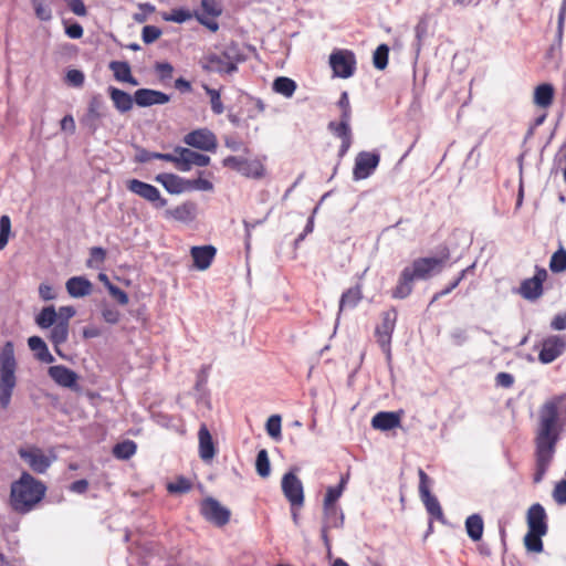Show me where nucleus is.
I'll list each match as a JSON object with an SVG mask.
<instances>
[{
  "label": "nucleus",
  "mask_w": 566,
  "mask_h": 566,
  "mask_svg": "<svg viewBox=\"0 0 566 566\" xmlns=\"http://www.w3.org/2000/svg\"><path fill=\"white\" fill-rule=\"evenodd\" d=\"M566 395L555 396L538 410L535 447L556 449L560 433L566 429Z\"/></svg>",
  "instance_id": "1"
},
{
  "label": "nucleus",
  "mask_w": 566,
  "mask_h": 566,
  "mask_svg": "<svg viewBox=\"0 0 566 566\" xmlns=\"http://www.w3.org/2000/svg\"><path fill=\"white\" fill-rule=\"evenodd\" d=\"M443 262L444 260L439 258L416 259L401 271L397 285L392 290V297L399 300L408 297L413 290L415 281H424L439 273Z\"/></svg>",
  "instance_id": "2"
},
{
  "label": "nucleus",
  "mask_w": 566,
  "mask_h": 566,
  "mask_svg": "<svg viewBox=\"0 0 566 566\" xmlns=\"http://www.w3.org/2000/svg\"><path fill=\"white\" fill-rule=\"evenodd\" d=\"M46 486L28 472L11 484L10 505L18 513H28L44 497Z\"/></svg>",
  "instance_id": "3"
},
{
  "label": "nucleus",
  "mask_w": 566,
  "mask_h": 566,
  "mask_svg": "<svg viewBox=\"0 0 566 566\" xmlns=\"http://www.w3.org/2000/svg\"><path fill=\"white\" fill-rule=\"evenodd\" d=\"M18 363L14 356L12 342H7L0 350V406L7 408L10 405L13 390L17 386L15 371Z\"/></svg>",
  "instance_id": "4"
},
{
  "label": "nucleus",
  "mask_w": 566,
  "mask_h": 566,
  "mask_svg": "<svg viewBox=\"0 0 566 566\" xmlns=\"http://www.w3.org/2000/svg\"><path fill=\"white\" fill-rule=\"evenodd\" d=\"M108 115V106L104 97L95 93L91 96L85 114L81 117V125L94 135L102 126L103 119Z\"/></svg>",
  "instance_id": "5"
},
{
  "label": "nucleus",
  "mask_w": 566,
  "mask_h": 566,
  "mask_svg": "<svg viewBox=\"0 0 566 566\" xmlns=\"http://www.w3.org/2000/svg\"><path fill=\"white\" fill-rule=\"evenodd\" d=\"M398 313L395 308H390L382 313L381 323L377 325L375 329V336L377 343L386 355V359L389 363L391 360V337L396 327Z\"/></svg>",
  "instance_id": "6"
},
{
  "label": "nucleus",
  "mask_w": 566,
  "mask_h": 566,
  "mask_svg": "<svg viewBox=\"0 0 566 566\" xmlns=\"http://www.w3.org/2000/svg\"><path fill=\"white\" fill-rule=\"evenodd\" d=\"M380 163V155L377 151H360L355 158L353 179L364 180L370 177Z\"/></svg>",
  "instance_id": "7"
},
{
  "label": "nucleus",
  "mask_w": 566,
  "mask_h": 566,
  "mask_svg": "<svg viewBox=\"0 0 566 566\" xmlns=\"http://www.w3.org/2000/svg\"><path fill=\"white\" fill-rule=\"evenodd\" d=\"M126 188L134 195L153 203L155 208H164L167 206V200L161 197L160 191L153 185L144 182L138 179H129L126 182Z\"/></svg>",
  "instance_id": "8"
},
{
  "label": "nucleus",
  "mask_w": 566,
  "mask_h": 566,
  "mask_svg": "<svg viewBox=\"0 0 566 566\" xmlns=\"http://www.w3.org/2000/svg\"><path fill=\"white\" fill-rule=\"evenodd\" d=\"M329 65L334 75L342 78L350 77L356 67V60L353 52L347 50H337L329 55Z\"/></svg>",
  "instance_id": "9"
},
{
  "label": "nucleus",
  "mask_w": 566,
  "mask_h": 566,
  "mask_svg": "<svg viewBox=\"0 0 566 566\" xmlns=\"http://www.w3.org/2000/svg\"><path fill=\"white\" fill-rule=\"evenodd\" d=\"M281 488L284 496L292 507H301L304 504V489L302 481L293 471L282 478Z\"/></svg>",
  "instance_id": "10"
},
{
  "label": "nucleus",
  "mask_w": 566,
  "mask_h": 566,
  "mask_svg": "<svg viewBox=\"0 0 566 566\" xmlns=\"http://www.w3.org/2000/svg\"><path fill=\"white\" fill-rule=\"evenodd\" d=\"M418 474H419V480H420L419 481V494H420L421 501L423 502V504L426 506L427 512L432 517L437 518L438 521L443 522L444 516H443L441 505H440L438 499L431 494L429 486H428L429 476L426 474V472L422 469H419Z\"/></svg>",
  "instance_id": "11"
},
{
  "label": "nucleus",
  "mask_w": 566,
  "mask_h": 566,
  "mask_svg": "<svg viewBox=\"0 0 566 566\" xmlns=\"http://www.w3.org/2000/svg\"><path fill=\"white\" fill-rule=\"evenodd\" d=\"M184 143L202 151H216L218 146L217 136L208 128H198L188 133L184 137Z\"/></svg>",
  "instance_id": "12"
},
{
  "label": "nucleus",
  "mask_w": 566,
  "mask_h": 566,
  "mask_svg": "<svg viewBox=\"0 0 566 566\" xmlns=\"http://www.w3.org/2000/svg\"><path fill=\"white\" fill-rule=\"evenodd\" d=\"M176 167L180 171H189L193 166L206 167L210 164V157L200 153H197L190 148L176 147Z\"/></svg>",
  "instance_id": "13"
},
{
  "label": "nucleus",
  "mask_w": 566,
  "mask_h": 566,
  "mask_svg": "<svg viewBox=\"0 0 566 566\" xmlns=\"http://www.w3.org/2000/svg\"><path fill=\"white\" fill-rule=\"evenodd\" d=\"M18 453L30 469L39 474L45 473L53 461L38 447L20 448Z\"/></svg>",
  "instance_id": "14"
},
{
  "label": "nucleus",
  "mask_w": 566,
  "mask_h": 566,
  "mask_svg": "<svg viewBox=\"0 0 566 566\" xmlns=\"http://www.w3.org/2000/svg\"><path fill=\"white\" fill-rule=\"evenodd\" d=\"M566 350V338L562 335H551L543 339L538 360L542 364H551Z\"/></svg>",
  "instance_id": "15"
},
{
  "label": "nucleus",
  "mask_w": 566,
  "mask_h": 566,
  "mask_svg": "<svg viewBox=\"0 0 566 566\" xmlns=\"http://www.w3.org/2000/svg\"><path fill=\"white\" fill-rule=\"evenodd\" d=\"M547 277V271L542 268H536L533 277L525 279L520 286V294L528 301H535L543 294V283Z\"/></svg>",
  "instance_id": "16"
},
{
  "label": "nucleus",
  "mask_w": 566,
  "mask_h": 566,
  "mask_svg": "<svg viewBox=\"0 0 566 566\" xmlns=\"http://www.w3.org/2000/svg\"><path fill=\"white\" fill-rule=\"evenodd\" d=\"M201 513L206 520L218 526L226 525L230 520V511L213 497H207L202 501Z\"/></svg>",
  "instance_id": "17"
},
{
  "label": "nucleus",
  "mask_w": 566,
  "mask_h": 566,
  "mask_svg": "<svg viewBox=\"0 0 566 566\" xmlns=\"http://www.w3.org/2000/svg\"><path fill=\"white\" fill-rule=\"evenodd\" d=\"M201 66L207 72L218 74H232L238 71V66L227 61L221 51L207 54L201 62Z\"/></svg>",
  "instance_id": "18"
},
{
  "label": "nucleus",
  "mask_w": 566,
  "mask_h": 566,
  "mask_svg": "<svg viewBox=\"0 0 566 566\" xmlns=\"http://www.w3.org/2000/svg\"><path fill=\"white\" fill-rule=\"evenodd\" d=\"M170 101V96L164 92L151 88H139L135 92V103L139 107L164 105Z\"/></svg>",
  "instance_id": "19"
},
{
  "label": "nucleus",
  "mask_w": 566,
  "mask_h": 566,
  "mask_svg": "<svg viewBox=\"0 0 566 566\" xmlns=\"http://www.w3.org/2000/svg\"><path fill=\"white\" fill-rule=\"evenodd\" d=\"M216 253L217 249L211 244L196 245L190 249L193 266L199 271H205L211 265Z\"/></svg>",
  "instance_id": "20"
},
{
  "label": "nucleus",
  "mask_w": 566,
  "mask_h": 566,
  "mask_svg": "<svg viewBox=\"0 0 566 566\" xmlns=\"http://www.w3.org/2000/svg\"><path fill=\"white\" fill-rule=\"evenodd\" d=\"M546 517L545 509L539 503L533 504L527 511L528 531L546 534L548 528Z\"/></svg>",
  "instance_id": "21"
},
{
  "label": "nucleus",
  "mask_w": 566,
  "mask_h": 566,
  "mask_svg": "<svg viewBox=\"0 0 566 566\" xmlns=\"http://www.w3.org/2000/svg\"><path fill=\"white\" fill-rule=\"evenodd\" d=\"M48 374L61 387L72 389L77 385V374L63 365L51 366Z\"/></svg>",
  "instance_id": "22"
},
{
  "label": "nucleus",
  "mask_w": 566,
  "mask_h": 566,
  "mask_svg": "<svg viewBox=\"0 0 566 566\" xmlns=\"http://www.w3.org/2000/svg\"><path fill=\"white\" fill-rule=\"evenodd\" d=\"M155 180L160 182L169 193L174 195H179L189 190L190 186V180H186L174 174H160L155 178Z\"/></svg>",
  "instance_id": "23"
},
{
  "label": "nucleus",
  "mask_w": 566,
  "mask_h": 566,
  "mask_svg": "<svg viewBox=\"0 0 566 566\" xmlns=\"http://www.w3.org/2000/svg\"><path fill=\"white\" fill-rule=\"evenodd\" d=\"M199 457L203 462H209L216 455V447L212 436L206 424H201L198 431Z\"/></svg>",
  "instance_id": "24"
},
{
  "label": "nucleus",
  "mask_w": 566,
  "mask_h": 566,
  "mask_svg": "<svg viewBox=\"0 0 566 566\" xmlns=\"http://www.w3.org/2000/svg\"><path fill=\"white\" fill-rule=\"evenodd\" d=\"M65 289L71 297L81 298L92 293L93 284L85 276H72L66 281Z\"/></svg>",
  "instance_id": "25"
},
{
  "label": "nucleus",
  "mask_w": 566,
  "mask_h": 566,
  "mask_svg": "<svg viewBox=\"0 0 566 566\" xmlns=\"http://www.w3.org/2000/svg\"><path fill=\"white\" fill-rule=\"evenodd\" d=\"M107 93L111 101L113 102L114 107L119 113H127L133 108L135 103V95L132 96L127 92L114 86H108Z\"/></svg>",
  "instance_id": "26"
},
{
  "label": "nucleus",
  "mask_w": 566,
  "mask_h": 566,
  "mask_svg": "<svg viewBox=\"0 0 566 566\" xmlns=\"http://www.w3.org/2000/svg\"><path fill=\"white\" fill-rule=\"evenodd\" d=\"M555 450L543 448V447H536L535 450V457H536V472L534 474V482L539 483L554 458Z\"/></svg>",
  "instance_id": "27"
},
{
  "label": "nucleus",
  "mask_w": 566,
  "mask_h": 566,
  "mask_svg": "<svg viewBox=\"0 0 566 566\" xmlns=\"http://www.w3.org/2000/svg\"><path fill=\"white\" fill-rule=\"evenodd\" d=\"M400 426V415L394 411H379L371 419V427L388 431Z\"/></svg>",
  "instance_id": "28"
},
{
  "label": "nucleus",
  "mask_w": 566,
  "mask_h": 566,
  "mask_svg": "<svg viewBox=\"0 0 566 566\" xmlns=\"http://www.w3.org/2000/svg\"><path fill=\"white\" fill-rule=\"evenodd\" d=\"M108 67L113 72L116 81L128 83L133 86H137L139 84L137 78L132 75V70L127 62L112 61L109 62Z\"/></svg>",
  "instance_id": "29"
},
{
  "label": "nucleus",
  "mask_w": 566,
  "mask_h": 566,
  "mask_svg": "<svg viewBox=\"0 0 566 566\" xmlns=\"http://www.w3.org/2000/svg\"><path fill=\"white\" fill-rule=\"evenodd\" d=\"M344 525V513L339 506H323L322 526L325 528H342Z\"/></svg>",
  "instance_id": "30"
},
{
  "label": "nucleus",
  "mask_w": 566,
  "mask_h": 566,
  "mask_svg": "<svg viewBox=\"0 0 566 566\" xmlns=\"http://www.w3.org/2000/svg\"><path fill=\"white\" fill-rule=\"evenodd\" d=\"M28 345L38 360L46 364H51L54 361V357L49 352V348L45 342L40 336H31L28 339Z\"/></svg>",
  "instance_id": "31"
},
{
  "label": "nucleus",
  "mask_w": 566,
  "mask_h": 566,
  "mask_svg": "<svg viewBox=\"0 0 566 566\" xmlns=\"http://www.w3.org/2000/svg\"><path fill=\"white\" fill-rule=\"evenodd\" d=\"M554 87L552 84L543 83L536 86L533 102L541 108H548L553 104Z\"/></svg>",
  "instance_id": "32"
},
{
  "label": "nucleus",
  "mask_w": 566,
  "mask_h": 566,
  "mask_svg": "<svg viewBox=\"0 0 566 566\" xmlns=\"http://www.w3.org/2000/svg\"><path fill=\"white\" fill-rule=\"evenodd\" d=\"M69 337V324L64 322H57L54 326H52L50 333V340L54 345V349L59 356L64 358L65 356L60 349V346L67 340Z\"/></svg>",
  "instance_id": "33"
},
{
  "label": "nucleus",
  "mask_w": 566,
  "mask_h": 566,
  "mask_svg": "<svg viewBox=\"0 0 566 566\" xmlns=\"http://www.w3.org/2000/svg\"><path fill=\"white\" fill-rule=\"evenodd\" d=\"M465 531L468 536L473 541L478 542L482 538L483 530H484V522L480 514H472L467 517L465 523Z\"/></svg>",
  "instance_id": "34"
},
{
  "label": "nucleus",
  "mask_w": 566,
  "mask_h": 566,
  "mask_svg": "<svg viewBox=\"0 0 566 566\" xmlns=\"http://www.w3.org/2000/svg\"><path fill=\"white\" fill-rule=\"evenodd\" d=\"M239 174H241L242 176H244L247 178L261 179L265 175V168H264L263 164L261 163V160H259V159L250 160V159L244 158Z\"/></svg>",
  "instance_id": "35"
},
{
  "label": "nucleus",
  "mask_w": 566,
  "mask_h": 566,
  "mask_svg": "<svg viewBox=\"0 0 566 566\" xmlns=\"http://www.w3.org/2000/svg\"><path fill=\"white\" fill-rule=\"evenodd\" d=\"M169 213L178 221L190 222L196 218L197 206L196 203L188 201L170 210Z\"/></svg>",
  "instance_id": "36"
},
{
  "label": "nucleus",
  "mask_w": 566,
  "mask_h": 566,
  "mask_svg": "<svg viewBox=\"0 0 566 566\" xmlns=\"http://www.w3.org/2000/svg\"><path fill=\"white\" fill-rule=\"evenodd\" d=\"M35 323L42 329L54 326L57 323V312L55 307L53 305L43 307L35 316Z\"/></svg>",
  "instance_id": "37"
},
{
  "label": "nucleus",
  "mask_w": 566,
  "mask_h": 566,
  "mask_svg": "<svg viewBox=\"0 0 566 566\" xmlns=\"http://www.w3.org/2000/svg\"><path fill=\"white\" fill-rule=\"evenodd\" d=\"M361 296L359 286L350 287L345 291L339 301V312L346 308H355L361 300Z\"/></svg>",
  "instance_id": "38"
},
{
  "label": "nucleus",
  "mask_w": 566,
  "mask_h": 566,
  "mask_svg": "<svg viewBox=\"0 0 566 566\" xmlns=\"http://www.w3.org/2000/svg\"><path fill=\"white\" fill-rule=\"evenodd\" d=\"M296 90L294 80L286 76H279L273 82V91L284 97H292Z\"/></svg>",
  "instance_id": "39"
},
{
  "label": "nucleus",
  "mask_w": 566,
  "mask_h": 566,
  "mask_svg": "<svg viewBox=\"0 0 566 566\" xmlns=\"http://www.w3.org/2000/svg\"><path fill=\"white\" fill-rule=\"evenodd\" d=\"M221 52L224 55V59L232 63L234 66H238L239 63H242L245 61V56L237 42H230L229 44L224 45Z\"/></svg>",
  "instance_id": "40"
},
{
  "label": "nucleus",
  "mask_w": 566,
  "mask_h": 566,
  "mask_svg": "<svg viewBox=\"0 0 566 566\" xmlns=\"http://www.w3.org/2000/svg\"><path fill=\"white\" fill-rule=\"evenodd\" d=\"M137 450V446L132 440L122 441L113 448V454L115 458L119 460H128L130 459Z\"/></svg>",
  "instance_id": "41"
},
{
  "label": "nucleus",
  "mask_w": 566,
  "mask_h": 566,
  "mask_svg": "<svg viewBox=\"0 0 566 566\" xmlns=\"http://www.w3.org/2000/svg\"><path fill=\"white\" fill-rule=\"evenodd\" d=\"M176 157H177V153H172V154H164V153H151V151H148V150H140L136 157V161L138 163H147L151 159H160V160H165V161H169V163H174L176 165Z\"/></svg>",
  "instance_id": "42"
},
{
  "label": "nucleus",
  "mask_w": 566,
  "mask_h": 566,
  "mask_svg": "<svg viewBox=\"0 0 566 566\" xmlns=\"http://www.w3.org/2000/svg\"><path fill=\"white\" fill-rule=\"evenodd\" d=\"M106 259V251L101 247H93L90 249V258L86 261V266L90 269H101Z\"/></svg>",
  "instance_id": "43"
},
{
  "label": "nucleus",
  "mask_w": 566,
  "mask_h": 566,
  "mask_svg": "<svg viewBox=\"0 0 566 566\" xmlns=\"http://www.w3.org/2000/svg\"><path fill=\"white\" fill-rule=\"evenodd\" d=\"M255 470L261 478H268L271 473L269 454L265 449L260 450L256 454Z\"/></svg>",
  "instance_id": "44"
},
{
  "label": "nucleus",
  "mask_w": 566,
  "mask_h": 566,
  "mask_svg": "<svg viewBox=\"0 0 566 566\" xmlns=\"http://www.w3.org/2000/svg\"><path fill=\"white\" fill-rule=\"evenodd\" d=\"M549 270L553 273H560L566 270V250L563 247L553 253L549 261Z\"/></svg>",
  "instance_id": "45"
},
{
  "label": "nucleus",
  "mask_w": 566,
  "mask_h": 566,
  "mask_svg": "<svg viewBox=\"0 0 566 566\" xmlns=\"http://www.w3.org/2000/svg\"><path fill=\"white\" fill-rule=\"evenodd\" d=\"M389 46L387 44H380L374 52L373 63L377 70L386 69L388 64Z\"/></svg>",
  "instance_id": "46"
},
{
  "label": "nucleus",
  "mask_w": 566,
  "mask_h": 566,
  "mask_svg": "<svg viewBox=\"0 0 566 566\" xmlns=\"http://www.w3.org/2000/svg\"><path fill=\"white\" fill-rule=\"evenodd\" d=\"M544 535L545 534L532 533L531 531H527L524 537L525 547L530 552L541 553L543 551L542 536Z\"/></svg>",
  "instance_id": "47"
},
{
  "label": "nucleus",
  "mask_w": 566,
  "mask_h": 566,
  "mask_svg": "<svg viewBox=\"0 0 566 566\" xmlns=\"http://www.w3.org/2000/svg\"><path fill=\"white\" fill-rule=\"evenodd\" d=\"M167 490L171 494L187 493L191 490V482L185 476H179L176 481L168 483Z\"/></svg>",
  "instance_id": "48"
},
{
  "label": "nucleus",
  "mask_w": 566,
  "mask_h": 566,
  "mask_svg": "<svg viewBox=\"0 0 566 566\" xmlns=\"http://www.w3.org/2000/svg\"><path fill=\"white\" fill-rule=\"evenodd\" d=\"M281 421L282 420L279 415H273L268 419L265 423V430L268 434L274 440L281 438Z\"/></svg>",
  "instance_id": "49"
},
{
  "label": "nucleus",
  "mask_w": 566,
  "mask_h": 566,
  "mask_svg": "<svg viewBox=\"0 0 566 566\" xmlns=\"http://www.w3.org/2000/svg\"><path fill=\"white\" fill-rule=\"evenodd\" d=\"M163 19L165 21H171L176 23H184L191 19V13L189 10L186 9H175L171 11V13H165L163 15Z\"/></svg>",
  "instance_id": "50"
},
{
  "label": "nucleus",
  "mask_w": 566,
  "mask_h": 566,
  "mask_svg": "<svg viewBox=\"0 0 566 566\" xmlns=\"http://www.w3.org/2000/svg\"><path fill=\"white\" fill-rule=\"evenodd\" d=\"M343 494V485L328 486L324 497L323 506H337L336 502Z\"/></svg>",
  "instance_id": "51"
},
{
  "label": "nucleus",
  "mask_w": 566,
  "mask_h": 566,
  "mask_svg": "<svg viewBox=\"0 0 566 566\" xmlns=\"http://www.w3.org/2000/svg\"><path fill=\"white\" fill-rule=\"evenodd\" d=\"M328 129L338 138H352L350 125L329 122Z\"/></svg>",
  "instance_id": "52"
},
{
  "label": "nucleus",
  "mask_w": 566,
  "mask_h": 566,
  "mask_svg": "<svg viewBox=\"0 0 566 566\" xmlns=\"http://www.w3.org/2000/svg\"><path fill=\"white\" fill-rule=\"evenodd\" d=\"M207 94L210 96L211 109L214 114L220 115L223 113L224 107L220 98V93L208 86H205Z\"/></svg>",
  "instance_id": "53"
},
{
  "label": "nucleus",
  "mask_w": 566,
  "mask_h": 566,
  "mask_svg": "<svg viewBox=\"0 0 566 566\" xmlns=\"http://www.w3.org/2000/svg\"><path fill=\"white\" fill-rule=\"evenodd\" d=\"M161 30L155 25H145L142 31V39L146 44L155 42L161 35Z\"/></svg>",
  "instance_id": "54"
},
{
  "label": "nucleus",
  "mask_w": 566,
  "mask_h": 566,
  "mask_svg": "<svg viewBox=\"0 0 566 566\" xmlns=\"http://www.w3.org/2000/svg\"><path fill=\"white\" fill-rule=\"evenodd\" d=\"M475 268V263H472L471 265H469L468 268H465L464 270H462L460 272V274L458 275L457 279H454L446 289H443L441 291V294H449L451 293L459 284L462 280H464V277L472 273L473 270Z\"/></svg>",
  "instance_id": "55"
},
{
  "label": "nucleus",
  "mask_w": 566,
  "mask_h": 566,
  "mask_svg": "<svg viewBox=\"0 0 566 566\" xmlns=\"http://www.w3.org/2000/svg\"><path fill=\"white\" fill-rule=\"evenodd\" d=\"M201 8L205 15L218 17L222 12L217 0H201Z\"/></svg>",
  "instance_id": "56"
},
{
  "label": "nucleus",
  "mask_w": 566,
  "mask_h": 566,
  "mask_svg": "<svg viewBox=\"0 0 566 566\" xmlns=\"http://www.w3.org/2000/svg\"><path fill=\"white\" fill-rule=\"evenodd\" d=\"M33 8L35 15L41 21H49L52 19V10L50 7L43 4L41 1L33 0Z\"/></svg>",
  "instance_id": "57"
},
{
  "label": "nucleus",
  "mask_w": 566,
  "mask_h": 566,
  "mask_svg": "<svg viewBox=\"0 0 566 566\" xmlns=\"http://www.w3.org/2000/svg\"><path fill=\"white\" fill-rule=\"evenodd\" d=\"M102 317L106 323L116 324L119 321V311L114 306H104L102 308Z\"/></svg>",
  "instance_id": "58"
},
{
  "label": "nucleus",
  "mask_w": 566,
  "mask_h": 566,
  "mask_svg": "<svg viewBox=\"0 0 566 566\" xmlns=\"http://www.w3.org/2000/svg\"><path fill=\"white\" fill-rule=\"evenodd\" d=\"M108 292L109 294L118 302L120 305H126L129 301L128 295L120 287L108 283Z\"/></svg>",
  "instance_id": "59"
},
{
  "label": "nucleus",
  "mask_w": 566,
  "mask_h": 566,
  "mask_svg": "<svg viewBox=\"0 0 566 566\" xmlns=\"http://www.w3.org/2000/svg\"><path fill=\"white\" fill-rule=\"evenodd\" d=\"M553 497L558 504H566V481H559L556 483Z\"/></svg>",
  "instance_id": "60"
},
{
  "label": "nucleus",
  "mask_w": 566,
  "mask_h": 566,
  "mask_svg": "<svg viewBox=\"0 0 566 566\" xmlns=\"http://www.w3.org/2000/svg\"><path fill=\"white\" fill-rule=\"evenodd\" d=\"M450 338L455 346H462L469 337L465 329L457 327L451 331Z\"/></svg>",
  "instance_id": "61"
},
{
  "label": "nucleus",
  "mask_w": 566,
  "mask_h": 566,
  "mask_svg": "<svg viewBox=\"0 0 566 566\" xmlns=\"http://www.w3.org/2000/svg\"><path fill=\"white\" fill-rule=\"evenodd\" d=\"M84 74L80 70H70L66 73V81L73 86H81L84 83Z\"/></svg>",
  "instance_id": "62"
},
{
  "label": "nucleus",
  "mask_w": 566,
  "mask_h": 566,
  "mask_svg": "<svg viewBox=\"0 0 566 566\" xmlns=\"http://www.w3.org/2000/svg\"><path fill=\"white\" fill-rule=\"evenodd\" d=\"M155 70L159 74L161 80L170 78L174 72L172 65L168 62L156 63Z\"/></svg>",
  "instance_id": "63"
},
{
  "label": "nucleus",
  "mask_w": 566,
  "mask_h": 566,
  "mask_svg": "<svg viewBox=\"0 0 566 566\" xmlns=\"http://www.w3.org/2000/svg\"><path fill=\"white\" fill-rule=\"evenodd\" d=\"M64 1L67 3L70 10L74 14H76L78 17L86 15L87 11H86V7H85L83 0H64Z\"/></svg>",
  "instance_id": "64"
}]
</instances>
